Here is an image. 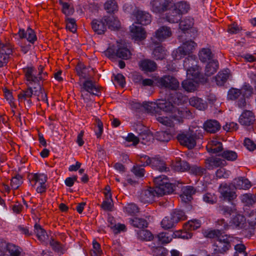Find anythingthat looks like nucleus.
I'll use <instances>...</instances> for the list:
<instances>
[{"label": "nucleus", "mask_w": 256, "mask_h": 256, "mask_svg": "<svg viewBox=\"0 0 256 256\" xmlns=\"http://www.w3.org/2000/svg\"><path fill=\"white\" fill-rule=\"evenodd\" d=\"M139 66L142 70L146 72H152L157 68L156 64L154 61L148 59L141 60L139 62Z\"/></svg>", "instance_id": "18"}, {"label": "nucleus", "mask_w": 256, "mask_h": 256, "mask_svg": "<svg viewBox=\"0 0 256 256\" xmlns=\"http://www.w3.org/2000/svg\"><path fill=\"white\" fill-rule=\"evenodd\" d=\"M186 70L187 72V75L190 76H192V78H201L202 74L200 72V69L198 65Z\"/></svg>", "instance_id": "46"}, {"label": "nucleus", "mask_w": 256, "mask_h": 256, "mask_svg": "<svg viewBox=\"0 0 256 256\" xmlns=\"http://www.w3.org/2000/svg\"><path fill=\"white\" fill-rule=\"evenodd\" d=\"M93 249L90 251L91 256H100L102 254L100 245L96 240L92 242Z\"/></svg>", "instance_id": "61"}, {"label": "nucleus", "mask_w": 256, "mask_h": 256, "mask_svg": "<svg viewBox=\"0 0 256 256\" xmlns=\"http://www.w3.org/2000/svg\"><path fill=\"white\" fill-rule=\"evenodd\" d=\"M204 129L208 132L214 134L220 128V124L216 120H207L204 124Z\"/></svg>", "instance_id": "17"}, {"label": "nucleus", "mask_w": 256, "mask_h": 256, "mask_svg": "<svg viewBox=\"0 0 256 256\" xmlns=\"http://www.w3.org/2000/svg\"><path fill=\"white\" fill-rule=\"evenodd\" d=\"M138 24L147 25L150 23L152 18L150 15L144 11L138 10L134 14Z\"/></svg>", "instance_id": "14"}, {"label": "nucleus", "mask_w": 256, "mask_h": 256, "mask_svg": "<svg viewBox=\"0 0 256 256\" xmlns=\"http://www.w3.org/2000/svg\"><path fill=\"white\" fill-rule=\"evenodd\" d=\"M202 200L207 204H213L217 202L218 198L214 193L207 192L203 195Z\"/></svg>", "instance_id": "41"}, {"label": "nucleus", "mask_w": 256, "mask_h": 256, "mask_svg": "<svg viewBox=\"0 0 256 256\" xmlns=\"http://www.w3.org/2000/svg\"><path fill=\"white\" fill-rule=\"evenodd\" d=\"M170 216L176 224L180 220H184L186 219V216L184 211L178 209L174 210L171 212Z\"/></svg>", "instance_id": "32"}, {"label": "nucleus", "mask_w": 256, "mask_h": 256, "mask_svg": "<svg viewBox=\"0 0 256 256\" xmlns=\"http://www.w3.org/2000/svg\"><path fill=\"white\" fill-rule=\"evenodd\" d=\"M48 179L46 175L44 174H35L32 176L31 181H34V184L39 182L40 184H45Z\"/></svg>", "instance_id": "54"}, {"label": "nucleus", "mask_w": 256, "mask_h": 256, "mask_svg": "<svg viewBox=\"0 0 256 256\" xmlns=\"http://www.w3.org/2000/svg\"><path fill=\"white\" fill-rule=\"evenodd\" d=\"M198 56L200 60L205 62L212 58L213 54L210 49L203 48L199 52Z\"/></svg>", "instance_id": "33"}, {"label": "nucleus", "mask_w": 256, "mask_h": 256, "mask_svg": "<svg viewBox=\"0 0 256 256\" xmlns=\"http://www.w3.org/2000/svg\"><path fill=\"white\" fill-rule=\"evenodd\" d=\"M197 63L196 56L193 54L189 55L184 61V69L187 70L196 66Z\"/></svg>", "instance_id": "30"}, {"label": "nucleus", "mask_w": 256, "mask_h": 256, "mask_svg": "<svg viewBox=\"0 0 256 256\" xmlns=\"http://www.w3.org/2000/svg\"><path fill=\"white\" fill-rule=\"evenodd\" d=\"M221 156L224 158L230 161L235 160L238 158L237 154L230 150H224Z\"/></svg>", "instance_id": "53"}, {"label": "nucleus", "mask_w": 256, "mask_h": 256, "mask_svg": "<svg viewBox=\"0 0 256 256\" xmlns=\"http://www.w3.org/2000/svg\"><path fill=\"white\" fill-rule=\"evenodd\" d=\"M182 84L184 89L188 92H194L196 88L195 84L190 80H184Z\"/></svg>", "instance_id": "56"}, {"label": "nucleus", "mask_w": 256, "mask_h": 256, "mask_svg": "<svg viewBox=\"0 0 256 256\" xmlns=\"http://www.w3.org/2000/svg\"><path fill=\"white\" fill-rule=\"evenodd\" d=\"M216 211L220 214L224 216L231 215L232 213H234L236 211V209L234 206L230 207L224 204H218L216 208Z\"/></svg>", "instance_id": "31"}, {"label": "nucleus", "mask_w": 256, "mask_h": 256, "mask_svg": "<svg viewBox=\"0 0 256 256\" xmlns=\"http://www.w3.org/2000/svg\"><path fill=\"white\" fill-rule=\"evenodd\" d=\"M229 76V74L228 70H225L222 72H219L216 76V81L218 86H222L227 80Z\"/></svg>", "instance_id": "36"}, {"label": "nucleus", "mask_w": 256, "mask_h": 256, "mask_svg": "<svg viewBox=\"0 0 256 256\" xmlns=\"http://www.w3.org/2000/svg\"><path fill=\"white\" fill-rule=\"evenodd\" d=\"M216 226L218 228L217 230H220V232L226 230L232 226L228 224L223 218L218 220L216 222Z\"/></svg>", "instance_id": "60"}, {"label": "nucleus", "mask_w": 256, "mask_h": 256, "mask_svg": "<svg viewBox=\"0 0 256 256\" xmlns=\"http://www.w3.org/2000/svg\"><path fill=\"white\" fill-rule=\"evenodd\" d=\"M34 95V90L32 87L28 86V88L20 92L18 95L20 102H24L25 106L30 108L32 104L31 98Z\"/></svg>", "instance_id": "11"}, {"label": "nucleus", "mask_w": 256, "mask_h": 256, "mask_svg": "<svg viewBox=\"0 0 256 256\" xmlns=\"http://www.w3.org/2000/svg\"><path fill=\"white\" fill-rule=\"evenodd\" d=\"M34 232L38 240L41 242H44L47 236L46 232L37 224L34 225Z\"/></svg>", "instance_id": "43"}, {"label": "nucleus", "mask_w": 256, "mask_h": 256, "mask_svg": "<svg viewBox=\"0 0 256 256\" xmlns=\"http://www.w3.org/2000/svg\"><path fill=\"white\" fill-rule=\"evenodd\" d=\"M169 12L166 14V18L168 22L171 23L178 22L181 19V14L174 8L168 9Z\"/></svg>", "instance_id": "28"}, {"label": "nucleus", "mask_w": 256, "mask_h": 256, "mask_svg": "<svg viewBox=\"0 0 256 256\" xmlns=\"http://www.w3.org/2000/svg\"><path fill=\"white\" fill-rule=\"evenodd\" d=\"M76 72L79 76L87 78L88 76L87 68L82 64H78L76 68Z\"/></svg>", "instance_id": "59"}, {"label": "nucleus", "mask_w": 256, "mask_h": 256, "mask_svg": "<svg viewBox=\"0 0 256 256\" xmlns=\"http://www.w3.org/2000/svg\"><path fill=\"white\" fill-rule=\"evenodd\" d=\"M156 188H149L142 190L138 196L140 200L144 203H150L154 200L156 196H158Z\"/></svg>", "instance_id": "10"}, {"label": "nucleus", "mask_w": 256, "mask_h": 256, "mask_svg": "<svg viewBox=\"0 0 256 256\" xmlns=\"http://www.w3.org/2000/svg\"><path fill=\"white\" fill-rule=\"evenodd\" d=\"M184 99L185 97L182 94L178 92H176L171 94L169 98V100L176 104H182L185 100Z\"/></svg>", "instance_id": "42"}, {"label": "nucleus", "mask_w": 256, "mask_h": 256, "mask_svg": "<svg viewBox=\"0 0 256 256\" xmlns=\"http://www.w3.org/2000/svg\"><path fill=\"white\" fill-rule=\"evenodd\" d=\"M194 24L193 20L190 18H186L182 20L179 24L180 28L182 31L189 30Z\"/></svg>", "instance_id": "52"}, {"label": "nucleus", "mask_w": 256, "mask_h": 256, "mask_svg": "<svg viewBox=\"0 0 256 256\" xmlns=\"http://www.w3.org/2000/svg\"><path fill=\"white\" fill-rule=\"evenodd\" d=\"M176 224V223L172 220L171 216L165 217L161 222L162 226L166 230L172 228Z\"/></svg>", "instance_id": "48"}, {"label": "nucleus", "mask_w": 256, "mask_h": 256, "mask_svg": "<svg viewBox=\"0 0 256 256\" xmlns=\"http://www.w3.org/2000/svg\"><path fill=\"white\" fill-rule=\"evenodd\" d=\"M254 113L250 110L244 111L239 118V122L242 126H250L252 124L255 120Z\"/></svg>", "instance_id": "13"}, {"label": "nucleus", "mask_w": 256, "mask_h": 256, "mask_svg": "<svg viewBox=\"0 0 256 256\" xmlns=\"http://www.w3.org/2000/svg\"><path fill=\"white\" fill-rule=\"evenodd\" d=\"M196 46V43L192 40H187L183 42L182 45L178 48L175 52H174L175 58L180 59L186 55H191L193 50Z\"/></svg>", "instance_id": "3"}, {"label": "nucleus", "mask_w": 256, "mask_h": 256, "mask_svg": "<svg viewBox=\"0 0 256 256\" xmlns=\"http://www.w3.org/2000/svg\"><path fill=\"white\" fill-rule=\"evenodd\" d=\"M172 8H174V10H176L182 15L188 12L190 6L186 2H180L176 4L173 2Z\"/></svg>", "instance_id": "35"}, {"label": "nucleus", "mask_w": 256, "mask_h": 256, "mask_svg": "<svg viewBox=\"0 0 256 256\" xmlns=\"http://www.w3.org/2000/svg\"><path fill=\"white\" fill-rule=\"evenodd\" d=\"M158 238L162 244H168L174 238V232H162L157 235Z\"/></svg>", "instance_id": "34"}, {"label": "nucleus", "mask_w": 256, "mask_h": 256, "mask_svg": "<svg viewBox=\"0 0 256 256\" xmlns=\"http://www.w3.org/2000/svg\"><path fill=\"white\" fill-rule=\"evenodd\" d=\"M18 34L20 38H26L32 44H34L37 40L34 32L30 28H28L26 32L24 29H20Z\"/></svg>", "instance_id": "16"}, {"label": "nucleus", "mask_w": 256, "mask_h": 256, "mask_svg": "<svg viewBox=\"0 0 256 256\" xmlns=\"http://www.w3.org/2000/svg\"><path fill=\"white\" fill-rule=\"evenodd\" d=\"M22 176L20 174H16L11 180V186L14 189H17L22 184Z\"/></svg>", "instance_id": "63"}, {"label": "nucleus", "mask_w": 256, "mask_h": 256, "mask_svg": "<svg viewBox=\"0 0 256 256\" xmlns=\"http://www.w3.org/2000/svg\"><path fill=\"white\" fill-rule=\"evenodd\" d=\"M144 162V166H148L150 164L153 168L158 170L160 172L168 171L169 168L166 166L165 162L161 159L157 158H150L147 156L141 158V161Z\"/></svg>", "instance_id": "5"}, {"label": "nucleus", "mask_w": 256, "mask_h": 256, "mask_svg": "<svg viewBox=\"0 0 256 256\" xmlns=\"http://www.w3.org/2000/svg\"><path fill=\"white\" fill-rule=\"evenodd\" d=\"M155 138L162 142H168L172 138V135L166 131L157 132L154 134Z\"/></svg>", "instance_id": "38"}, {"label": "nucleus", "mask_w": 256, "mask_h": 256, "mask_svg": "<svg viewBox=\"0 0 256 256\" xmlns=\"http://www.w3.org/2000/svg\"><path fill=\"white\" fill-rule=\"evenodd\" d=\"M174 170L180 172H185L189 170L190 168V164L184 160L178 161L174 165Z\"/></svg>", "instance_id": "49"}, {"label": "nucleus", "mask_w": 256, "mask_h": 256, "mask_svg": "<svg viewBox=\"0 0 256 256\" xmlns=\"http://www.w3.org/2000/svg\"><path fill=\"white\" fill-rule=\"evenodd\" d=\"M34 96H37L38 100H43L48 102L46 94L44 92V90L40 85L38 86V90H36V87H34Z\"/></svg>", "instance_id": "51"}, {"label": "nucleus", "mask_w": 256, "mask_h": 256, "mask_svg": "<svg viewBox=\"0 0 256 256\" xmlns=\"http://www.w3.org/2000/svg\"><path fill=\"white\" fill-rule=\"evenodd\" d=\"M230 247V244L227 238L222 236L214 240L212 245L214 252L216 254H224Z\"/></svg>", "instance_id": "7"}, {"label": "nucleus", "mask_w": 256, "mask_h": 256, "mask_svg": "<svg viewBox=\"0 0 256 256\" xmlns=\"http://www.w3.org/2000/svg\"><path fill=\"white\" fill-rule=\"evenodd\" d=\"M125 212L129 214H134L139 212L138 206L134 203H130L124 206Z\"/></svg>", "instance_id": "57"}, {"label": "nucleus", "mask_w": 256, "mask_h": 256, "mask_svg": "<svg viewBox=\"0 0 256 256\" xmlns=\"http://www.w3.org/2000/svg\"><path fill=\"white\" fill-rule=\"evenodd\" d=\"M131 224L134 227L144 228L148 226L146 220L144 218H134L130 220Z\"/></svg>", "instance_id": "45"}, {"label": "nucleus", "mask_w": 256, "mask_h": 256, "mask_svg": "<svg viewBox=\"0 0 256 256\" xmlns=\"http://www.w3.org/2000/svg\"><path fill=\"white\" fill-rule=\"evenodd\" d=\"M206 149L208 152L216 154L222 150V144L220 142L216 140H214L206 146Z\"/></svg>", "instance_id": "26"}, {"label": "nucleus", "mask_w": 256, "mask_h": 256, "mask_svg": "<svg viewBox=\"0 0 256 256\" xmlns=\"http://www.w3.org/2000/svg\"><path fill=\"white\" fill-rule=\"evenodd\" d=\"M103 20L111 30H116L120 27V22L114 16H104L103 17Z\"/></svg>", "instance_id": "21"}, {"label": "nucleus", "mask_w": 256, "mask_h": 256, "mask_svg": "<svg viewBox=\"0 0 256 256\" xmlns=\"http://www.w3.org/2000/svg\"><path fill=\"white\" fill-rule=\"evenodd\" d=\"M158 86L171 90H176L180 88V82L174 76L165 75L157 80Z\"/></svg>", "instance_id": "2"}, {"label": "nucleus", "mask_w": 256, "mask_h": 256, "mask_svg": "<svg viewBox=\"0 0 256 256\" xmlns=\"http://www.w3.org/2000/svg\"><path fill=\"white\" fill-rule=\"evenodd\" d=\"M219 192L224 200L230 202L236 198L237 195L232 184H222L219 187Z\"/></svg>", "instance_id": "6"}, {"label": "nucleus", "mask_w": 256, "mask_h": 256, "mask_svg": "<svg viewBox=\"0 0 256 256\" xmlns=\"http://www.w3.org/2000/svg\"><path fill=\"white\" fill-rule=\"evenodd\" d=\"M88 92L94 95L98 96L100 89L94 84L92 80L85 81L82 87L81 92Z\"/></svg>", "instance_id": "22"}, {"label": "nucleus", "mask_w": 256, "mask_h": 256, "mask_svg": "<svg viewBox=\"0 0 256 256\" xmlns=\"http://www.w3.org/2000/svg\"><path fill=\"white\" fill-rule=\"evenodd\" d=\"M156 37L160 41H163L172 35L170 28L162 26L155 32Z\"/></svg>", "instance_id": "24"}, {"label": "nucleus", "mask_w": 256, "mask_h": 256, "mask_svg": "<svg viewBox=\"0 0 256 256\" xmlns=\"http://www.w3.org/2000/svg\"><path fill=\"white\" fill-rule=\"evenodd\" d=\"M189 103L190 106L199 110H204L207 108L206 103L203 100L198 97L193 96L190 98Z\"/></svg>", "instance_id": "27"}, {"label": "nucleus", "mask_w": 256, "mask_h": 256, "mask_svg": "<svg viewBox=\"0 0 256 256\" xmlns=\"http://www.w3.org/2000/svg\"><path fill=\"white\" fill-rule=\"evenodd\" d=\"M145 108L150 112H158L159 110H162L166 112H170V118L179 122L182 121V117H179L180 115L177 112L181 111L180 108H176L170 102H168L166 100H158L156 102L148 103L146 104Z\"/></svg>", "instance_id": "1"}, {"label": "nucleus", "mask_w": 256, "mask_h": 256, "mask_svg": "<svg viewBox=\"0 0 256 256\" xmlns=\"http://www.w3.org/2000/svg\"><path fill=\"white\" fill-rule=\"evenodd\" d=\"M174 186L172 184L168 182V180L167 182L164 185L155 187V188H156V192L158 193V196H160L164 194H172L174 190Z\"/></svg>", "instance_id": "25"}, {"label": "nucleus", "mask_w": 256, "mask_h": 256, "mask_svg": "<svg viewBox=\"0 0 256 256\" xmlns=\"http://www.w3.org/2000/svg\"><path fill=\"white\" fill-rule=\"evenodd\" d=\"M240 90L242 92V96L248 98L252 94L253 88L249 84H244Z\"/></svg>", "instance_id": "62"}, {"label": "nucleus", "mask_w": 256, "mask_h": 256, "mask_svg": "<svg viewBox=\"0 0 256 256\" xmlns=\"http://www.w3.org/2000/svg\"><path fill=\"white\" fill-rule=\"evenodd\" d=\"M131 55L130 52L124 44L118 42L116 56L122 59L128 60L130 58Z\"/></svg>", "instance_id": "15"}, {"label": "nucleus", "mask_w": 256, "mask_h": 256, "mask_svg": "<svg viewBox=\"0 0 256 256\" xmlns=\"http://www.w3.org/2000/svg\"><path fill=\"white\" fill-rule=\"evenodd\" d=\"M23 70L28 85L37 84L38 86L40 85V80L42 78V76H38V72L34 67H26L24 68Z\"/></svg>", "instance_id": "8"}, {"label": "nucleus", "mask_w": 256, "mask_h": 256, "mask_svg": "<svg viewBox=\"0 0 256 256\" xmlns=\"http://www.w3.org/2000/svg\"><path fill=\"white\" fill-rule=\"evenodd\" d=\"M168 250L162 246H158L154 248L152 250L154 256H166Z\"/></svg>", "instance_id": "64"}, {"label": "nucleus", "mask_w": 256, "mask_h": 256, "mask_svg": "<svg viewBox=\"0 0 256 256\" xmlns=\"http://www.w3.org/2000/svg\"><path fill=\"white\" fill-rule=\"evenodd\" d=\"M104 8L108 13H114L118 10V6L114 0H109L106 2Z\"/></svg>", "instance_id": "40"}, {"label": "nucleus", "mask_w": 256, "mask_h": 256, "mask_svg": "<svg viewBox=\"0 0 256 256\" xmlns=\"http://www.w3.org/2000/svg\"><path fill=\"white\" fill-rule=\"evenodd\" d=\"M166 50L161 46L156 48L153 51L154 58L156 60H162L166 56Z\"/></svg>", "instance_id": "39"}, {"label": "nucleus", "mask_w": 256, "mask_h": 256, "mask_svg": "<svg viewBox=\"0 0 256 256\" xmlns=\"http://www.w3.org/2000/svg\"><path fill=\"white\" fill-rule=\"evenodd\" d=\"M130 30L132 38L136 40H142L146 38V32L142 26L133 24L130 26Z\"/></svg>", "instance_id": "12"}, {"label": "nucleus", "mask_w": 256, "mask_h": 256, "mask_svg": "<svg viewBox=\"0 0 256 256\" xmlns=\"http://www.w3.org/2000/svg\"><path fill=\"white\" fill-rule=\"evenodd\" d=\"M138 138L139 142L141 141V142L143 144H146L153 140L154 136L148 130H147L142 134H140Z\"/></svg>", "instance_id": "47"}, {"label": "nucleus", "mask_w": 256, "mask_h": 256, "mask_svg": "<svg viewBox=\"0 0 256 256\" xmlns=\"http://www.w3.org/2000/svg\"><path fill=\"white\" fill-rule=\"evenodd\" d=\"M150 4L152 10L156 13L163 12L173 5V2L168 0H153Z\"/></svg>", "instance_id": "9"}, {"label": "nucleus", "mask_w": 256, "mask_h": 256, "mask_svg": "<svg viewBox=\"0 0 256 256\" xmlns=\"http://www.w3.org/2000/svg\"><path fill=\"white\" fill-rule=\"evenodd\" d=\"M7 250L10 256H20L22 250L20 248L12 244L7 245Z\"/></svg>", "instance_id": "44"}, {"label": "nucleus", "mask_w": 256, "mask_h": 256, "mask_svg": "<svg viewBox=\"0 0 256 256\" xmlns=\"http://www.w3.org/2000/svg\"><path fill=\"white\" fill-rule=\"evenodd\" d=\"M205 166L208 170H213L220 166L223 164V160L216 156L210 157L205 160Z\"/></svg>", "instance_id": "23"}, {"label": "nucleus", "mask_w": 256, "mask_h": 256, "mask_svg": "<svg viewBox=\"0 0 256 256\" xmlns=\"http://www.w3.org/2000/svg\"><path fill=\"white\" fill-rule=\"evenodd\" d=\"M235 189L248 190L249 189L252 185L248 179L244 177H239L235 178L234 180V184Z\"/></svg>", "instance_id": "20"}, {"label": "nucleus", "mask_w": 256, "mask_h": 256, "mask_svg": "<svg viewBox=\"0 0 256 256\" xmlns=\"http://www.w3.org/2000/svg\"><path fill=\"white\" fill-rule=\"evenodd\" d=\"M242 92L240 89L232 88L228 94V98L231 100H235L242 96Z\"/></svg>", "instance_id": "58"}, {"label": "nucleus", "mask_w": 256, "mask_h": 256, "mask_svg": "<svg viewBox=\"0 0 256 256\" xmlns=\"http://www.w3.org/2000/svg\"><path fill=\"white\" fill-rule=\"evenodd\" d=\"M91 24L93 30L98 34H104L106 30V22L103 20V18L101 20H93Z\"/></svg>", "instance_id": "19"}, {"label": "nucleus", "mask_w": 256, "mask_h": 256, "mask_svg": "<svg viewBox=\"0 0 256 256\" xmlns=\"http://www.w3.org/2000/svg\"><path fill=\"white\" fill-rule=\"evenodd\" d=\"M245 218L241 214H237L232 220V226L234 225L236 228H242L244 224Z\"/></svg>", "instance_id": "50"}, {"label": "nucleus", "mask_w": 256, "mask_h": 256, "mask_svg": "<svg viewBox=\"0 0 256 256\" xmlns=\"http://www.w3.org/2000/svg\"><path fill=\"white\" fill-rule=\"evenodd\" d=\"M177 138L180 144L192 149L196 146V134L193 132L179 134Z\"/></svg>", "instance_id": "4"}, {"label": "nucleus", "mask_w": 256, "mask_h": 256, "mask_svg": "<svg viewBox=\"0 0 256 256\" xmlns=\"http://www.w3.org/2000/svg\"><path fill=\"white\" fill-rule=\"evenodd\" d=\"M218 68V63L216 60L208 62L205 68V74L208 76L214 74Z\"/></svg>", "instance_id": "29"}, {"label": "nucleus", "mask_w": 256, "mask_h": 256, "mask_svg": "<svg viewBox=\"0 0 256 256\" xmlns=\"http://www.w3.org/2000/svg\"><path fill=\"white\" fill-rule=\"evenodd\" d=\"M241 200L246 206H252L256 202V196L251 194H246L241 196Z\"/></svg>", "instance_id": "37"}, {"label": "nucleus", "mask_w": 256, "mask_h": 256, "mask_svg": "<svg viewBox=\"0 0 256 256\" xmlns=\"http://www.w3.org/2000/svg\"><path fill=\"white\" fill-rule=\"evenodd\" d=\"M138 237L140 239L144 240H150L152 239V233L145 230H141L138 232Z\"/></svg>", "instance_id": "55"}]
</instances>
